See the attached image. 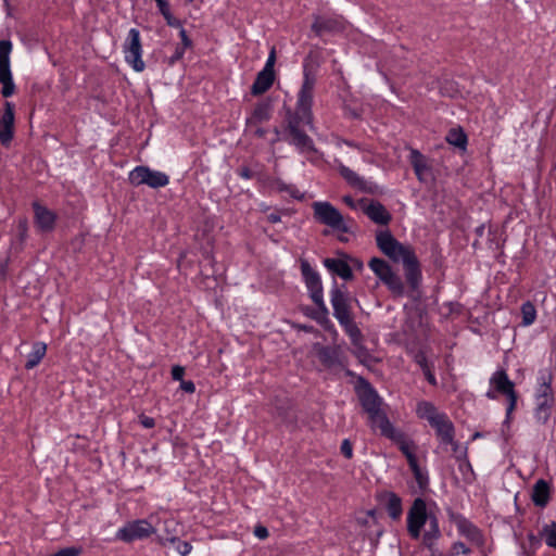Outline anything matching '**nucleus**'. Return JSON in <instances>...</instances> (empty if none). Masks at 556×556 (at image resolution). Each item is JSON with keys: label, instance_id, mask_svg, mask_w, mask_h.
<instances>
[{"label": "nucleus", "instance_id": "1", "mask_svg": "<svg viewBox=\"0 0 556 556\" xmlns=\"http://www.w3.org/2000/svg\"><path fill=\"white\" fill-rule=\"evenodd\" d=\"M376 244L391 261L403 264L407 287L401 276L383 258L372 257L368 263L369 268L394 298L407 295L410 299H416L420 293L422 273L414 248L409 244L401 243L389 229L376 232Z\"/></svg>", "mask_w": 556, "mask_h": 556}, {"label": "nucleus", "instance_id": "2", "mask_svg": "<svg viewBox=\"0 0 556 556\" xmlns=\"http://www.w3.org/2000/svg\"><path fill=\"white\" fill-rule=\"evenodd\" d=\"M376 244L391 261L403 264L407 287L401 276L383 258L372 257L368 263L369 268L394 298L407 295L410 299H416L420 293L422 273L414 248L409 244L401 243L389 229L376 232Z\"/></svg>", "mask_w": 556, "mask_h": 556}, {"label": "nucleus", "instance_id": "3", "mask_svg": "<svg viewBox=\"0 0 556 556\" xmlns=\"http://www.w3.org/2000/svg\"><path fill=\"white\" fill-rule=\"evenodd\" d=\"M301 273L308 290L309 298L317 307L311 313H307V315L317 321H321L327 318L329 311L324 301V289L320 275L306 260H301Z\"/></svg>", "mask_w": 556, "mask_h": 556}, {"label": "nucleus", "instance_id": "4", "mask_svg": "<svg viewBox=\"0 0 556 556\" xmlns=\"http://www.w3.org/2000/svg\"><path fill=\"white\" fill-rule=\"evenodd\" d=\"M553 378V372L548 368L539 371L534 416L540 424H545L548 420L554 405V393L551 386Z\"/></svg>", "mask_w": 556, "mask_h": 556}, {"label": "nucleus", "instance_id": "5", "mask_svg": "<svg viewBox=\"0 0 556 556\" xmlns=\"http://www.w3.org/2000/svg\"><path fill=\"white\" fill-rule=\"evenodd\" d=\"M312 121L308 122L303 117L302 114L290 115L288 118V125L286 128L287 138L286 140L294 146L301 153L309 154L316 153L313 139L301 129V125H311Z\"/></svg>", "mask_w": 556, "mask_h": 556}, {"label": "nucleus", "instance_id": "6", "mask_svg": "<svg viewBox=\"0 0 556 556\" xmlns=\"http://www.w3.org/2000/svg\"><path fill=\"white\" fill-rule=\"evenodd\" d=\"M313 215L317 223L344 233L351 232V227L344 220L343 215L331 203L318 201L312 204Z\"/></svg>", "mask_w": 556, "mask_h": 556}, {"label": "nucleus", "instance_id": "7", "mask_svg": "<svg viewBox=\"0 0 556 556\" xmlns=\"http://www.w3.org/2000/svg\"><path fill=\"white\" fill-rule=\"evenodd\" d=\"M129 182L132 186L147 185L152 189H159L169 184V177L163 172L151 169L148 166L139 165L136 166L129 173Z\"/></svg>", "mask_w": 556, "mask_h": 556}, {"label": "nucleus", "instance_id": "8", "mask_svg": "<svg viewBox=\"0 0 556 556\" xmlns=\"http://www.w3.org/2000/svg\"><path fill=\"white\" fill-rule=\"evenodd\" d=\"M432 514L427 511V505L424 498L414 500L407 513V532L412 539L418 540L421 536V530Z\"/></svg>", "mask_w": 556, "mask_h": 556}, {"label": "nucleus", "instance_id": "9", "mask_svg": "<svg viewBox=\"0 0 556 556\" xmlns=\"http://www.w3.org/2000/svg\"><path fill=\"white\" fill-rule=\"evenodd\" d=\"M156 529L147 519H137L128 521L118 529L115 539L125 543H131L136 540H144L153 534Z\"/></svg>", "mask_w": 556, "mask_h": 556}, {"label": "nucleus", "instance_id": "10", "mask_svg": "<svg viewBox=\"0 0 556 556\" xmlns=\"http://www.w3.org/2000/svg\"><path fill=\"white\" fill-rule=\"evenodd\" d=\"M316 77L313 72H304V80L299 91L296 114H302L308 122L312 119L313 93Z\"/></svg>", "mask_w": 556, "mask_h": 556}, {"label": "nucleus", "instance_id": "11", "mask_svg": "<svg viewBox=\"0 0 556 556\" xmlns=\"http://www.w3.org/2000/svg\"><path fill=\"white\" fill-rule=\"evenodd\" d=\"M356 392L359 403L367 415L375 414L382 407L383 400L365 378H358Z\"/></svg>", "mask_w": 556, "mask_h": 556}, {"label": "nucleus", "instance_id": "12", "mask_svg": "<svg viewBox=\"0 0 556 556\" xmlns=\"http://www.w3.org/2000/svg\"><path fill=\"white\" fill-rule=\"evenodd\" d=\"M345 289V285L339 287L334 280L333 287L330 291V302L333 308V316L339 323L352 317L351 298Z\"/></svg>", "mask_w": 556, "mask_h": 556}, {"label": "nucleus", "instance_id": "13", "mask_svg": "<svg viewBox=\"0 0 556 556\" xmlns=\"http://www.w3.org/2000/svg\"><path fill=\"white\" fill-rule=\"evenodd\" d=\"M490 383L496 392L507 396L508 406L506 409V417L509 419L510 414L516 408L517 404V393L515 391L514 382L508 378L505 370H497L492 375Z\"/></svg>", "mask_w": 556, "mask_h": 556}, {"label": "nucleus", "instance_id": "14", "mask_svg": "<svg viewBox=\"0 0 556 556\" xmlns=\"http://www.w3.org/2000/svg\"><path fill=\"white\" fill-rule=\"evenodd\" d=\"M314 350L319 362L325 368H344L345 357L340 346L320 345L319 343H316Z\"/></svg>", "mask_w": 556, "mask_h": 556}, {"label": "nucleus", "instance_id": "15", "mask_svg": "<svg viewBox=\"0 0 556 556\" xmlns=\"http://www.w3.org/2000/svg\"><path fill=\"white\" fill-rule=\"evenodd\" d=\"M363 213L375 224L387 226L392 220L391 213L377 200L363 198L358 200Z\"/></svg>", "mask_w": 556, "mask_h": 556}, {"label": "nucleus", "instance_id": "16", "mask_svg": "<svg viewBox=\"0 0 556 556\" xmlns=\"http://www.w3.org/2000/svg\"><path fill=\"white\" fill-rule=\"evenodd\" d=\"M448 519L457 527L458 532L478 546L484 543L481 531L463 515L448 510Z\"/></svg>", "mask_w": 556, "mask_h": 556}, {"label": "nucleus", "instance_id": "17", "mask_svg": "<svg viewBox=\"0 0 556 556\" xmlns=\"http://www.w3.org/2000/svg\"><path fill=\"white\" fill-rule=\"evenodd\" d=\"M125 59L134 70H143L144 64L141 60L140 34L136 28H131L128 33L127 42L125 45Z\"/></svg>", "mask_w": 556, "mask_h": 556}, {"label": "nucleus", "instance_id": "18", "mask_svg": "<svg viewBox=\"0 0 556 556\" xmlns=\"http://www.w3.org/2000/svg\"><path fill=\"white\" fill-rule=\"evenodd\" d=\"M430 426L435 430V434L442 444H450L453 446V452H457L458 443L454 440L455 428L445 414L439 416Z\"/></svg>", "mask_w": 556, "mask_h": 556}, {"label": "nucleus", "instance_id": "19", "mask_svg": "<svg viewBox=\"0 0 556 556\" xmlns=\"http://www.w3.org/2000/svg\"><path fill=\"white\" fill-rule=\"evenodd\" d=\"M14 104L11 102L4 103V110L0 117V142L2 146L8 147L14 136Z\"/></svg>", "mask_w": 556, "mask_h": 556}, {"label": "nucleus", "instance_id": "20", "mask_svg": "<svg viewBox=\"0 0 556 556\" xmlns=\"http://www.w3.org/2000/svg\"><path fill=\"white\" fill-rule=\"evenodd\" d=\"M33 208L36 226L43 232L52 231L55 226L56 215L39 202H34Z\"/></svg>", "mask_w": 556, "mask_h": 556}, {"label": "nucleus", "instance_id": "21", "mask_svg": "<svg viewBox=\"0 0 556 556\" xmlns=\"http://www.w3.org/2000/svg\"><path fill=\"white\" fill-rule=\"evenodd\" d=\"M343 29L344 21L339 17L316 16L312 25V30L317 36H323L324 34L339 33Z\"/></svg>", "mask_w": 556, "mask_h": 556}, {"label": "nucleus", "instance_id": "22", "mask_svg": "<svg viewBox=\"0 0 556 556\" xmlns=\"http://www.w3.org/2000/svg\"><path fill=\"white\" fill-rule=\"evenodd\" d=\"M368 425L371 429H378L380 434L386 438H395V428L389 420L382 407L375 414H368Z\"/></svg>", "mask_w": 556, "mask_h": 556}, {"label": "nucleus", "instance_id": "23", "mask_svg": "<svg viewBox=\"0 0 556 556\" xmlns=\"http://www.w3.org/2000/svg\"><path fill=\"white\" fill-rule=\"evenodd\" d=\"M339 173L345 179V181L354 188H357L364 192L375 193L377 186L372 182L366 181L364 178L359 177L354 170L349 168L348 166L340 164Z\"/></svg>", "mask_w": 556, "mask_h": 556}, {"label": "nucleus", "instance_id": "24", "mask_svg": "<svg viewBox=\"0 0 556 556\" xmlns=\"http://www.w3.org/2000/svg\"><path fill=\"white\" fill-rule=\"evenodd\" d=\"M334 59L331 53L324 49L312 50L305 59L304 70H315L317 67H330L334 65Z\"/></svg>", "mask_w": 556, "mask_h": 556}, {"label": "nucleus", "instance_id": "25", "mask_svg": "<svg viewBox=\"0 0 556 556\" xmlns=\"http://www.w3.org/2000/svg\"><path fill=\"white\" fill-rule=\"evenodd\" d=\"M324 265L331 274L345 281L352 280L354 277L353 270L345 260L327 257L324 260Z\"/></svg>", "mask_w": 556, "mask_h": 556}, {"label": "nucleus", "instance_id": "26", "mask_svg": "<svg viewBox=\"0 0 556 556\" xmlns=\"http://www.w3.org/2000/svg\"><path fill=\"white\" fill-rule=\"evenodd\" d=\"M409 163L418 180L421 182L426 181V174L431 169L426 156L417 149H410Z\"/></svg>", "mask_w": 556, "mask_h": 556}, {"label": "nucleus", "instance_id": "27", "mask_svg": "<svg viewBox=\"0 0 556 556\" xmlns=\"http://www.w3.org/2000/svg\"><path fill=\"white\" fill-rule=\"evenodd\" d=\"M276 72H258L254 83L251 86V93L253 96H261L265 93L275 83Z\"/></svg>", "mask_w": 556, "mask_h": 556}, {"label": "nucleus", "instance_id": "28", "mask_svg": "<svg viewBox=\"0 0 556 556\" xmlns=\"http://www.w3.org/2000/svg\"><path fill=\"white\" fill-rule=\"evenodd\" d=\"M429 528L422 534V544L432 551L435 542L441 538L442 533L439 527V520L434 515L428 519Z\"/></svg>", "mask_w": 556, "mask_h": 556}, {"label": "nucleus", "instance_id": "29", "mask_svg": "<svg viewBox=\"0 0 556 556\" xmlns=\"http://www.w3.org/2000/svg\"><path fill=\"white\" fill-rule=\"evenodd\" d=\"M531 498L539 507H545L547 505L549 501V485L545 480L540 479L535 482Z\"/></svg>", "mask_w": 556, "mask_h": 556}, {"label": "nucleus", "instance_id": "30", "mask_svg": "<svg viewBox=\"0 0 556 556\" xmlns=\"http://www.w3.org/2000/svg\"><path fill=\"white\" fill-rule=\"evenodd\" d=\"M271 104L269 101H263L256 104L254 108L252 115L248 118V125H257L260 123L266 122L270 118Z\"/></svg>", "mask_w": 556, "mask_h": 556}, {"label": "nucleus", "instance_id": "31", "mask_svg": "<svg viewBox=\"0 0 556 556\" xmlns=\"http://www.w3.org/2000/svg\"><path fill=\"white\" fill-rule=\"evenodd\" d=\"M389 439L399 445V448L402 452V454L406 457L408 465H413V463L417 462V457L413 452L414 443L406 441L403 432L395 431V438Z\"/></svg>", "mask_w": 556, "mask_h": 556}, {"label": "nucleus", "instance_id": "32", "mask_svg": "<svg viewBox=\"0 0 556 556\" xmlns=\"http://www.w3.org/2000/svg\"><path fill=\"white\" fill-rule=\"evenodd\" d=\"M446 141L455 148L465 151L468 144V138L462 127L451 128L445 137Z\"/></svg>", "mask_w": 556, "mask_h": 556}, {"label": "nucleus", "instance_id": "33", "mask_svg": "<svg viewBox=\"0 0 556 556\" xmlns=\"http://www.w3.org/2000/svg\"><path fill=\"white\" fill-rule=\"evenodd\" d=\"M456 460L458 462V470L463 476V480L466 483H470L475 479V472L467 456V447L456 455Z\"/></svg>", "mask_w": 556, "mask_h": 556}, {"label": "nucleus", "instance_id": "34", "mask_svg": "<svg viewBox=\"0 0 556 556\" xmlns=\"http://www.w3.org/2000/svg\"><path fill=\"white\" fill-rule=\"evenodd\" d=\"M386 509L389 516L396 520L401 517L402 509V500L393 492H389L386 494Z\"/></svg>", "mask_w": 556, "mask_h": 556}, {"label": "nucleus", "instance_id": "35", "mask_svg": "<svg viewBox=\"0 0 556 556\" xmlns=\"http://www.w3.org/2000/svg\"><path fill=\"white\" fill-rule=\"evenodd\" d=\"M47 352V345L43 342H35L33 351L28 354L25 364L26 369L35 368L43 358Z\"/></svg>", "mask_w": 556, "mask_h": 556}, {"label": "nucleus", "instance_id": "36", "mask_svg": "<svg viewBox=\"0 0 556 556\" xmlns=\"http://www.w3.org/2000/svg\"><path fill=\"white\" fill-rule=\"evenodd\" d=\"M417 414L420 418L427 419L431 424L439 416H442L443 413H439L432 403L422 401L417 405Z\"/></svg>", "mask_w": 556, "mask_h": 556}, {"label": "nucleus", "instance_id": "37", "mask_svg": "<svg viewBox=\"0 0 556 556\" xmlns=\"http://www.w3.org/2000/svg\"><path fill=\"white\" fill-rule=\"evenodd\" d=\"M159 541L162 545L170 543L175 546V549L181 555L187 556L190 554L192 546L187 541H180L177 535L173 536H159Z\"/></svg>", "mask_w": 556, "mask_h": 556}, {"label": "nucleus", "instance_id": "38", "mask_svg": "<svg viewBox=\"0 0 556 556\" xmlns=\"http://www.w3.org/2000/svg\"><path fill=\"white\" fill-rule=\"evenodd\" d=\"M339 324L342 326L346 334L350 337L352 344H358V342H362L363 333L355 324L353 316Z\"/></svg>", "mask_w": 556, "mask_h": 556}, {"label": "nucleus", "instance_id": "39", "mask_svg": "<svg viewBox=\"0 0 556 556\" xmlns=\"http://www.w3.org/2000/svg\"><path fill=\"white\" fill-rule=\"evenodd\" d=\"M0 83L2 84L1 94L4 98L11 97L15 91L12 72H0Z\"/></svg>", "mask_w": 556, "mask_h": 556}, {"label": "nucleus", "instance_id": "40", "mask_svg": "<svg viewBox=\"0 0 556 556\" xmlns=\"http://www.w3.org/2000/svg\"><path fill=\"white\" fill-rule=\"evenodd\" d=\"M12 43L10 40L0 41V70H10V53Z\"/></svg>", "mask_w": 556, "mask_h": 556}, {"label": "nucleus", "instance_id": "41", "mask_svg": "<svg viewBox=\"0 0 556 556\" xmlns=\"http://www.w3.org/2000/svg\"><path fill=\"white\" fill-rule=\"evenodd\" d=\"M521 315L523 326L532 325L536 318L535 306L530 301L525 302L521 305Z\"/></svg>", "mask_w": 556, "mask_h": 556}, {"label": "nucleus", "instance_id": "42", "mask_svg": "<svg viewBox=\"0 0 556 556\" xmlns=\"http://www.w3.org/2000/svg\"><path fill=\"white\" fill-rule=\"evenodd\" d=\"M410 470L413 471L414 478L420 490L427 489L429 484L428 473L422 471L418 465V460L409 465Z\"/></svg>", "mask_w": 556, "mask_h": 556}, {"label": "nucleus", "instance_id": "43", "mask_svg": "<svg viewBox=\"0 0 556 556\" xmlns=\"http://www.w3.org/2000/svg\"><path fill=\"white\" fill-rule=\"evenodd\" d=\"M541 535L548 546L556 549V521L545 525L541 531Z\"/></svg>", "mask_w": 556, "mask_h": 556}, {"label": "nucleus", "instance_id": "44", "mask_svg": "<svg viewBox=\"0 0 556 556\" xmlns=\"http://www.w3.org/2000/svg\"><path fill=\"white\" fill-rule=\"evenodd\" d=\"M353 346L354 356L357 357L362 364H366L370 358L368 350L362 344V342H358V344H353Z\"/></svg>", "mask_w": 556, "mask_h": 556}, {"label": "nucleus", "instance_id": "45", "mask_svg": "<svg viewBox=\"0 0 556 556\" xmlns=\"http://www.w3.org/2000/svg\"><path fill=\"white\" fill-rule=\"evenodd\" d=\"M164 531L167 533L166 536H173L177 533L179 525L174 519H166L163 522Z\"/></svg>", "mask_w": 556, "mask_h": 556}, {"label": "nucleus", "instance_id": "46", "mask_svg": "<svg viewBox=\"0 0 556 556\" xmlns=\"http://www.w3.org/2000/svg\"><path fill=\"white\" fill-rule=\"evenodd\" d=\"M470 553V548H468L463 542H455L453 545H452V551H451V555L454 556V555H458V554H469Z\"/></svg>", "mask_w": 556, "mask_h": 556}, {"label": "nucleus", "instance_id": "47", "mask_svg": "<svg viewBox=\"0 0 556 556\" xmlns=\"http://www.w3.org/2000/svg\"><path fill=\"white\" fill-rule=\"evenodd\" d=\"M81 553V549L78 547H66L60 549L58 553L51 555V556H79Z\"/></svg>", "mask_w": 556, "mask_h": 556}, {"label": "nucleus", "instance_id": "48", "mask_svg": "<svg viewBox=\"0 0 556 556\" xmlns=\"http://www.w3.org/2000/svg\"><path fill=\"white\" fill-rule=\"evenodd\" d=\"M340 450H341L342 455L345 458L351 459L353 457V447H352V443L350 442V440H348V439L343 440Z\"/></svg>", "mask_w": 556, "mask_h": 556}, {"label": "nucleus", "instance_id": "49", "mask_svg": "<svg viewBox=\"0 0 556 556\" xmlns=\"http://www.w3.org/2000/svg\"><path fill=\"white\" fill-rule=\"evenodd\" d=\"M161 14L164 16V18L166 20V23L169 26L178 27L180 25V22L172 15L169 8L166 11H163Z\"/></svg>", "mask_w": 556, "mask_h": 556}, {"label": "nucleus", "instance_id": "50", "mask_svg": "<svg viewBox=\"0 0 556 556\" xmlns=\"http://www.w3.org/2000/svg\"><path fill=\"white\" fill-rule=\"evenodd\" d=\"M184 375H185V368L179 366V365H176V366H173L172 368V378L176 381H181L184 380Z\"/></svg>", "mask_w": 556, "mask_h": 556}, {"label": "nucleus", "instance_id": "51", "mask_svg": "<svg viewBox=\"0 0 556 556\" xmlns=\"http://www.w3.org/2000/svg\"><path fill=\"white\" fill-rule=\"evenodd\" d=\"M254 535L256 538H258L260 540H265L268 538L269 535V532L267 530L266 527L262 526V525H257L255 528H254Z\"/></svg>", "mask_w": 556, "mask_h": 556}, {"label": "nucleus", "instance_id": "52", "mask_svg": "<svg viewBox=\"0 0 556 556\" xmlns=\"http://www.w3.org/2000/svg\"><path fill=\"white\" fill-rule=\"evenodd\" d=\"M275 62H276V51H275V48H271L268 59H267L263 70H274Z\"/></svg>", "mask_w": 556, "mask_h": 556}, {"label": "nucleus", "instance_id": "53", "mask_svg": "<svg viewBox=\"0 0 556 556\" xmlns=\"http://www.w3.org/2000/svg\"><path fill=\"white\" fill-rule=\"evenodd\" d=\"M139 421L147 429L153 428L155 426L154 418L146 416V415H140Z\"/></svg>", "mask_w": 556, "mask_h": 556}, {"label": "nucleus", "instance_id": "54", "mask_svg": "<svg viewBox=\"0 0 556 556\" xmlns=\"http://www.w3.org/2000/svg\"><path fill=\"white\" fill-rule=\"evenodd\" d=\"M237 174L244 179H251L254 177V173L248 166H241L238 168Z\"/></svg>", "mask_w": 556, "mask_h": 556}, {"label": "nucleus", "instance_id": "55", "mask_svg": "<svg viewBox=\"0 0 556 556\" xmlns=\"http://www.w3.org/2000/svg\"><path fill=\"white\" fill-rule=\"evenodd\" d=\"M180 388L187 393H193L195 391V386L191 380H181Z\"/></svg>", "mask_w": 556, "mask_h": 556}, {"label": "nucleus", "instance_id": "56", "mask_svg": "<svg viewBox=\"0 0 556 556\" xmlns=\"http://www.w3.org/2000/svg\"><path fill=\"white\" fill-rule=\"evenodd\" d=\"M424 375L427 379V381L432 384V386H435L437 384V379H435V376L434 374L432 372L430 366H426L425 365V370H424Z\"/></svg>", "mask_w": 556, "mask_h": 556}, {"label": "nucleus", "instance_id": "57", "mask_svg": "<svg viewBox=\"0 0 556 556\" xmlns=\"http://www.w3.org/2000/svg\"><path fill=\"white\" fill-rule=\"evenodd\" d=\"M416 363L420 366L422 371L425 370V365L429 366L428 359L422 353L416 355Z\"/></svg>", "mask_w": 556, "mask_h": 556}, {"label": "nucleus", "instance_id": "58", "mask_svg": "<svg viewBox=\"0 0 556 556\" xmlns=\"http://www.w3.org/2000/svg\"><path fill=\"white\" fill-rule=\"evenodd\" d=\"M343 202L350 206L351 208H357L359 207V204L358 202H355L354 199L351 197V195H344L343 197Z\"/></svg>", "mask_w": 556, "mask_h": 556}, {"label": "nucleus", "instance_id": "59", "mask_svg": "<svg viewBox=\"0 0 556 556\" xmlns=\"http://www.w3.org/2000/svg\"><path fill=\"white\" fill-rule=\"evenodd\" d=\"M155 2L161 13L169 8L167 1L165 0H155Z\"/></svg>", "mask_w": 556, "mask_h": 556}, {"label": "nucleus", "instance_id": "60", "mask_svg": "<svg viewBox=\"0 0 556 556\" xmlns=\"http://www.w3.org/2000/svg\"><path fill=\"white\" fill-rule=\"evenodd\" d=\"M267 219L268 222L275 224V223H278L280 222V215L277 214V213H270L268 216H267Z\"/></svg>", "mask_w": 556, "mask_h": 556}, {"label": "nucleus", "instance_id": "61", "mask_svg": "<svg viewBox=\"0 0 556 556\" xmlns=\"http://www.w3.org/2000/svg\"><path fill=\"white\" fill-rule=\"evenodd\" d=\"M484 229H485L484 225H480V226H478V227L476 228V235H477L479 238L483 237V235H484Z\"/></svg>", "mask_w": 556, "mask_h": 556}, {"label": "nucleus", "instance_id": "62", "mask_svg": "<svg viewBox=\"0 0 556 556\" xmlns=\"http://www.w3.org/2000/svg\"><path fill=\"white\" fill-rule=\"evenodd\" d=\"M180 35H181L185 46H188L190 42H189L186 31L184 29L180 31Z\"/></svg>", "mask_w": 556, "mask_h": 556}, {"label": "nucleus", "instance_id": "63", "mask_svg": "<svg viewBox=\"0 0 556 556\" xmlns=\"http://www.w3.org/2000/svg\"><path fill=\"white\" fill-rule=\"evenodd\" d=\"M266 134V130L263 129V128H257L256 131H255V135L260 138L264 137Z\"/></svg>", "mask_w": 556, "mask_h": 556}, {"label": "nucleus", "instance_id": "64", "mask_svg": "<svg viewBox=\"0 0 556 556\" xmlns=\"http://www.w3.org/2000/svg\"><path fill=\"white\" fill-rule=\"evenodd\" d=\"M351 261L355 264V266H357L358 268H361L363 266L362 262L358 261L357 258H351Z\"/></svg>", "mask_w": 556, "mask_h": 556}]
</instances>
